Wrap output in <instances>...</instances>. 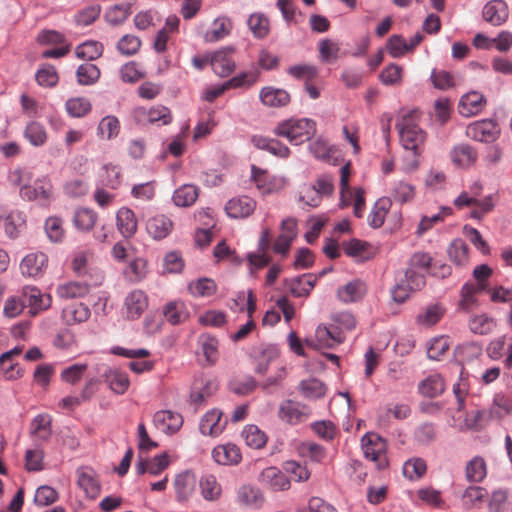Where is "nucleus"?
Here are the masks:
<instances>
[{
	"instance_id": "obj_1",
	"label": "nucleus",
	"mask_w": 512,
	"mask_h": 512,
	"mask_svg": "<svg viewBox=\"0 0 512 512\" xmlns=\"http://www.w3.org/2000/svg\"><path fill=\"white\" fill-rule=\"evenodd\" d=\"M274 134L286 138L291 144L300 145L316 133V123L309 118H291L278 123Z\"/></svg>"
},
{
	"instance_id": "obj_2",
	"label": "nucleus",
	"mask_w": 512,
	"mask_h": 512,
	"mask_svg": "<svg viewBox=\"0 0 512 512\" xmlns=\"http://www.w3.org/2000/svg\"><path fill=\"white\" fill-rule=\"evenodd\" d=\"M400 142L405 151H418L424 145L426 134L418 125V113L409 111L396 124Z\"/></svg>"
},
{
	"instance_id": "obj_3",
	"label": "nucleus",
	"mask_w": 512,
	"mask_h": 512,
	"mask_svg": "<svg viewBox=\"0 0 512 512\" xmlns=\"http://www.w3.org/2000/svg\"><path fill=\"white\" fill-rule=\"evenodd\" d=\"M19 194L23 200L36 201L42 206H48L54 199L53 186L47 176L36 179L32 185H22Z\"/></svg>"
},
{
	"instance_id": "obj_4",
	"label": "nucleus",
	"mask_w": 512,
	"mask_h": 512,
	"mask_svg": "<svg viewBox=\"0 0 512 512\" xmlns=\"http://www.w3.org/2000/svg\"><path fill=\"white\" fill-rule=\"evenodd\" d=\"M361 446L365 458L375 462L377 467L382 469L388 465L386 456V441L374 433H367L361 439Z\"/></svg>"
},
{
	"instance_id": "obj_5",
	"label": "nucleus",
	"mask_w": 512,
	"mask_h": 512,
	"mask_svg": "<svg viewBox=\"0 0 512 512\" xmlns=\"http://www.w3.org/2000/svg\"><path fill=\"white\" fill-rule=\"evenodd\" d=\"M20 291L24 305L29 309L28 313L30 316H36L51 307V296L43 293L38 287L27 285Z\"/></svg>"
},
{
	"instance_id": "obj_6",
	"label": "nucleus",
	"mask_w": 512,
	"mask_h": 512,
	"mask_svg": "<svg viewBox=\"0 0 512 512\" xmlns=\"http://www.w3.org/2000/svg\"><path fill=\"white\" fill-rule=\"evenodd\" d=\"M218 386L215 378L203 375L196 377L191 387L190 403L196 408L204 405L216 393Z\"/></svg>"
},
{
	"instance_id": "obj_7",
	"label": "nucleus",
	"mask_w": 512,
	"mask_h": 512,
	"mask_svg": "<svg viewBox=\"0 0 512 512\" xmlns=\"http://www.w3.org/2000/svg\"><path fill=\"white\" fill-rule=\"evenodd\" d=\"M499 133V126L492 119L475 121L469 124L466 128V135L479 142H493L498 138Z\"/></svg>"
},
{
	"instance_id": "obj_8",
	"label": "nucleus",
	"mask_w": 512,
	"mask_h": 512,
	"mask_svg": "<svg viewBox=\"0 0 512 512\" xmlns=\"http://www.w3.org/2000/svg\"><path fill=\"white\" fill-rule=\"evenodd\" d=\"M96 372L102 373L105 382L113 392L124 394L127 391L130 381L126 372L117 368L107 367L104 364L97 365Z\"/></svg>"
},
{
	"instance_id": "obj_9",
	"label": "nucleus",
	"mask_w": 512,
	"mask_h": 512,
	"mask_svg": "<svg viewBox=\"0 0 512 512\" xmlns=\"http://www.w3.org/2000/svg\"><path fill=\"white\" fill-rule=\"evenodd\" d=\"M344 341V336L338 328L333 325H319L315 331V340L309 341L308 345L314 348H333L335 345Z\"/></svg>"
},
{
	"instance_id": "obj_10",
	"label": "nucleus",
	"mask_w": 512,
	"mask_h": 512,
	"mask_svg": "<svg viewBox=\"0 0 512 512\" xmlns=\"http://www.w3.org/2000/svg\"><path fill=\"white\" fill-rule=\"evenodd\" d=\"M310 413L311 410L308 406L293 400H285L279 407L280 418L289 424L305 421Z\"/></svg>"
},
{
	"instance_id": "obj_11",
	"label": "nucleus",
	"mask_w": 512,
	"mask_h": 512,
	"mask_svg": "<svg viewBox=\"0 0 512 512\" xmlns=\"http://www.w3.org/2000/svg\"><path fill=\"white\" fill-rule=\"evenodd\" d=\"M48 258L42 252H33L26 255L20 263L21 274L25 277L36 278L44 274Z\"/></svg>"
},
{
	"instance_id": "obj_12",
	"label": "nucleus",
	"mask_w": 512,
	"mask_h": 512,
	"mask_svg": "<svg viewBox=\"0 0 512 512\" xmlns=\"http://www.w3.org/2000/svg\"><path fill=\"white\" fill-rule=\"evenodd\" d=\"M147 308L148 297L142 290L135 289L126 295L124 299V309L128 319H138Z\"/></svg>"
},
{
	"instance_id": "obj_13",
	"label": "nucleus",
	"mask_w": 512,
	"mask_h": 512,
	"mask_svg": "<svg viewBox=\"0 0 512 512\" xmlns=\"http://www.w3.org/2000/svg\"><path fill=\"white\" fill-rule=\"evenodd\" d=\"M154 426L165 434L177 432L183 425L181 414L171 410L157 411L153 416Z\"/></svg>"
},
{
	"instance_id": "obj_14",
	"label": "nucleus",
	"mask_w": 512,
	"mask_h": 512,
	"mask_svg": "<svg viewBox=\"0 0 512 512\" xmlns=\"http://www.w3.org/2000/svg\"><path fill=\"white\" fill-rule=\"evenodd\" d=\"M136 116L140 121H147L150 124L168 125L172 121L170 110L163 105L140 107L136 110Z\"/></svg>"
},
{
	"instance_id": "obj_15",
	"label": "nucleus",
	"mask_w": 512,
	"mask_h": 512,
	"mask_svg": "<svg viewBox=\"0 0 512 512\" xmlns=\"http://www.w3.org/2000/svg\"><path fill=\"white\" fill-rule=\"evenodd\" d=\"M256 202L248 197L241 196L230 199L225 205L227 215L234 219L246 218L253 213Z\"/></svg>"
},
{
	"instance_id": "obj_16",
	"label": "nucleus",
	"mask_w": 512,
	"mask_h": 512,
	"mask_svg": "<svg viewBox=\"0 0 512 512\" xmlns=\"http://www.w3.org/2000/svg\"><path fill=\"white\" fill-rule=\"evenodd\" d=\"M225 426L226 421L222 420V412L212 409L202 417L199 429L203 435L216 437L223 432Z\"/></svg>"
},
{
	"instance_id": "obj_17",
	"label": "nucleus",
	"mask_w": 512,
	"mask_h": 512,
	"mask_svg": "<svg viewBox=\"0 0 512 512\" xmlns=\"http://www.w3.org/2000/svg\"><path fill=\"white\" fill-rule=\"evenodd\" d=\"M231 48H225L216 51L211 59L210 64L213 71L220 77H227L235 68V61L231 56Z\"/></svg>"
},
{
	"instance_id": "obj_18",
	"label": "nucleus",
	"mask_w": 512,
	"mask_h": 512,
	"mask_svg": "<svg viewBox=\"0 0 512 512\" xmlns=\"http://www.w3.org/2000/svg\"><path fill=\"white\" fill-rule=\"evenodd\" d=\"M259 480L274 491H285L290 488V480L286 477L285 472L274 466L265 468L261 472Z\"/></svg>"
},
{
	"instance_id": "obj_19",
	"label": "nucleus",
	"mask_w": 512,
	"mask_h": 512,
	"mask_svg": "<svg viewBox=\"0 0 512 512\" xmlns=\"http://www.w3.org/2000/svg\"><path fill=\"white\" fill-rule=\"evenodd\" d=\"M486 100L480 92L471 91L463 95L459 103V113L464 117H470L481 112Z\"/></svg>"
},
{
	"instance_id": "obj_20",
	"label": "nucleus",
	"mask_w": 512,
	"mask_h": 512,
	"mask_svg": "<svg viewBox=\"0 0 512 512\" xmlns=\"http://www.w3.org/2000/svg\"><path fill=\"white\" fill-rule=\"evenodd\" d=\"M509 15L507 4L502 0H492L483 8V18L494 26L503 24Z\"/></svg>"
},
{
	"instance_id": "obj_21",
	"label": "nucleus",
	"mask_w": 512,
	"mask_h": 512,
	"mask_svg": "<svg viewBox=\"0 0 512 512\" xmlns=\"http://www.w3.org/2000/svg\"><path fill=\"white\" fill-rule=\"evenodd\" d=\"M452 162L462 168L472 166L478 157L477 151L474 147L467 143H461L453 147L450 152Z\"/></svg>"
},
{
	"instance_id": "obj_22",
	"label": "nucleus",
	"mask_w": 512,
	"mask_h": 512,
	"mask_svg": "<svg viewBox=\"0 0 512 512\" xmlns=\"http://www.w3.org/2000/svg\"><path fill=\"white\" fill-rule=\"evenodd\" d=\"M212 457L220 465H236L242 458L240 449L231 443L216 446Z\"/></svg>"
},
{
	"instance_id": "obj_23",
	"label": "nucleus",
	"mask_w": 512,
	"mask_h": 512,
	"mask_svg": "<svg viewBox=\"0 0 512 512\" xmlns=\"http://www.w3.org/2000/svg\"><path fill=\"white\" fill-rule=\"evenodd\" d=\"M79 487L90 498H96L100 493V483L96 473L91 468H80L77 470Z\"/></svg>"
},
{
	"instance_id": "obj_24",
	"label": "nucleus",
	"mask_w": 512,
	"mask_h": 512,
	"mask_svg": "<svg viewBox=\"0 0 512 512\" xmlns=\"http://www.w3.org/2000/svg\"><path fill=\"white\" fill-rule=\"evenodd\" d=\"M260 100L267 107H284L290 102V95L284 89L264 87L260 91Z\"/></svg>"
},
{
	"instance_id": "obj_25",
	"label": "nucleus",
	"mask_w": 512,
	"mask_h": 512,
	"mask_svg": "<svg viewBox=\"0 0 512 512\" xmlns=\"http://www.w3.org/2000/svg\"><path fill=\"white\" fill-rule=\"evenodd\" d=\"M251 142L256 148L266 150L277 157L287 158L290 154V149L276 139L256 135L252 137Z\"/></svg>"
},
{
	"instance_id": "obj_26",
	"label": "nucleus",
	"mask_w": 512,
	"mask_h": 512,
	"mask_svg": "<svg viewBox=\"0 0 512 512\" xmlns=\"http://www.w3.org/2000/svg\"><path fill=\"white\" fill-rule=\"evenodd\" d=\"M90 292V285L86 282L69 281L57 286L56 294L61 299L82 298Z\"/></svg>"
},
{
	"instance_id": "obj_27",
	"label": "nucleus",
	"mask_w": 512,
	"mask_h": 512,
	"mask_svg": "<svg viewBox=\"0 0 512 512\" xmlns=\"http://www.w3.org/2000/svg\"><path fill=\"white\" fill-rule=\"evenodd\" d=\"M392 206L390 198L382 197L379 198L373 205L370 213L367 217L368 225L377 229L380 228L385 221L386 215Z\"/></svg>"
},
{
	"instance_id": "obj_28",
	"label": "nucleus",
	"mask_w": 512,
	"mask_h": 512,
	"mask_svg": "<svg viewBox=\"0 0 512 512\" xmlns=\"http://www.w3.org/2000/svg\"><path fill=\"white\" fill-rule=\"evenodd\" d=\"M510 415H512V396L503 392L496 393L490 408V417L502 420Z\"/></svg>"
},
{
	"instance_id": "obj_29",
	"label": "nucleus",
	"mask_w": 512,
	"mask_h": 512,
	"mask_svg": "<svg viewBox=\"0 0 512 512\" xmlns=\"http://www.w3.org/2000/svg\"><path fill=\"white\" fill-rule=\"evenodd\" d=\"M117 227L125 238L132 237L137 231V219L134 212L126 207L121 208L116 215Z\"/></svg>"
},
{
	"instance_id": "obj_30",
	"label": "nucleus",
	"mask_w": 512,
	"mask_h": 512,
	"mask_svg": "<svg viewBox=\"0 0 512 512\" xmlns=\"http://www.w3.org/2000/svg\"><path fill=\"white\" fill-rule=\"evenodd\" d=\"M445 390L444 379L439 374H431L418 384L419 393L428 398H435Z\"/></svg>"
},
{
	"instance_id": "obj_31",
	"label": "nucleus",
	"mask_w": 512,
	"mask_h": 512,
	"mask_svg": "<svg viewBox=\"0 0 512 512\" xmlns=\"http://www.w3.org/2000/svg\"><path fill=\"white\" fill-rule=\"evenodd\" d=\"M199 349L204 357L205 364L207 366H212L218 360V340L209 335V334H201L198 338Z\"/></svg>"
},
{
	"instance_id": "obj_32",
	"label": "nucleus",
	"mask_w": 512,
	"mask_h": 512,
	"mask_svg": "<svg viewBox=\"0 0 512 512\" xmlns=\"http://www.w3.org/2000/svg\"><path fill=\"white\" fill-rule=\"evenodd\" d=\"M90 315L89 307L83 303H73L62 310V318L68 325L85 322Z\"/></svg>"
},
{
	"instance_id": "obj_33",
	"label": "nucleus",
	"mask_w": 512,
	"mask_h": 512,
	"mask_svg": "<svg viewBox=\"0 0 512 512\" xmlns=\"http://www.w3.org/2000/svg\"><path fill=\"white\" fill-rule=\"evenodd\" d=\"M316 278L312 274H303L287 281V286L295 297H305L314 288Z\"/></svg>"
},
{
	"instance_id": "obj_34",
	"label": "nucleus",
	"mask_w": 512,
	"mask_h": 512,
	"mask_svg": "<svg viewBox=\"0 0 512 512\" xmlns=\"http://www.w3.org/2000/svg\"><path fill=\"white\" fill-rule=\"evenodd\" d=\"M146 229L154 239H163L172 230V221L165 215H156L148 219Z\"/></svg>"
},
{
	"instance_id": "obj_35",
	"label": "nucleus",
	"mask_w": 512,
	"mask_h": 512,
	"mask_svg": "<svg viewBox=\"0 0 512 512\" xmlns=\"http://www.w3.org/2000/svg\"><path fill=\"white\" fill-rule=\"evenodd\" d=\"M365 292V284L360 280H354L340 287L337 296L344 303H352L360 300Z\"/></svg>"
},
{
	"instance_id": "obj_36",
	"label": "nucleus",
	"mask_w": 512,
	"mask_h": 512,
	"mask_svg": "<svg viewBox=\"0 0 512 512\" xmlns=\"http://www.w3.org/2000/svg\"><path fill=\"white\" fill-rule=\"evenodd\" d=\"M231 29L232 23L229 18L218 17L213 21L211 28L205 32L204 40L211 43L217 42L229 35Z\"/></svg>"
},
{
	"instance_id": "obj_37",
	"label": "nucleus",
	"mask_w": 512,
	"mask_h": 512,
	"mask_svg": "<svg viewBox=\"0 0 512 512\" xmlns=\"http://www.w3.org/2000/svg\"><path fill=\"white\" fill-rule=\"evenodd\" d=\"M163 315L165 319L172 325L180 324L186 321L189 313L182 301H172L163 307Z\"/></svg>"
},
{
	"instance_id": "obj_38",
	"label": "nucleus",
	"mask_w": 512,
	"mask_h": 512,
	"mask_svg": "<svg viewBox=\"0 0 512 512\" xmlns=\"http://www.w3.org/2000/svg\"><path fill=\"white\" fill-rule=\"evenodd\" d=\"M21 353V348L15 347L0 355V366L7 379H16L22 376L21 369L13 363V357Z\"/></svg>"
},
{
	"instance_id": "obj_39",
	"label": "nucleus",
	"mask_w": 512,
	"mask_h": 512,
	"mask_svg": "<svg viewBox=\"0 0 512 512\" xmlns=\"http://www.w3.org/2000/svg\"><path fill=\"white\" fill-rule=\"evenodd\" d=\"M177 499L186 501L193 493L195 487V478L189 472L180 473L176 476L174 482Z\"/></svg>"
},
{
	"instance_id": "obj_40",
	"label": "nucleus",
	"mask_w": 512,
	"mask_h": 512,
	"mask_svg": "<svg viewBox=\"0 0 512 512\" xmlns=\"http://www.w3.org/2000/svg\"><path fill=\"white\" fill-rule=\"evenodd\" d=\"M487 475L485 460L480 456L472 458L465 467V477L472 483H480Z\"/></svg>"
},
{
	"instance_id": "obj_41",
	"label": "nucleus",
	"mask_w": 512,
	"mask_h": 512,
	"mask_svg": "<svg viewBox=\"0 0 512 512\" xmlns=\"http://www.w3.org/2000/svg\"><path fill=\"white\" fill-rule=\"evenodd\" d=\"M198 198V188L191 184H184L174 191L172 200L178 207H189Z\"/></svg>"
},
{
	"instance_id": "obj_42",
	"label": "nucleus",
	"mask_w": 512,
	"mask_h": 512,
	"mask_svg": "<svg viewBox=\"0 0 512 512\" xmlns=\"http://www.w3.org/2000/svg\"><path fill=\"white\" fill-rule=\"evenodd\" d=\"M217 290L215 281L211 278H199L188 284V291L193 297H209Z\"/></svg>"
},
{
	"instance_id": "obj_43",
	"label": "nucleus",
	"mask_w": 512,
	"mask_h": 512,
	"mask_svg": "<svg viewBox=\"0 0 512 512\" xmlns=\"http://www.w3.org/2000/svg\"><path fill=\"white\" fill-rule=\"evenodd\" d=\"M97 214L89 208H79L73 216V223L80 231H90L97 222Z\"/></svg>"
},
{
	"instance_id": "obj_44",
	"label": "nucleus",
	"mask_w": 512,
	"mask_h": 512,
	"mask_svg": "<svg viewBox=\"0 0 512 512\" xmlns=\"http://www.w3.org/2000/svg\"><path fill=\"white\" fill-rule=\"evenodd\" d=\"M299 389L302 395L308 399H319L326 394V386L316 378L301 381Z\"/></svg>"
},
{
	"instance_id": "obj_45",
	"label": "nucleus",
	"mask_w": 512,
	"mask_h": 512,
	"mask_svg": "<svg viewBox=\"0 0 512 512\" xmlns=\"http://www.w3.org/2000/svg\"><path fill=\"white\" fill-rule=\"evenodd\" d=\"M248 27L256 38H265L270 31V23L263 13H253L247 21Z\"/></svg>"
},
{
	"instance_id": "obj_46",
	"label": "nucleus",
	"mask_w": 512,
	"mask_h": 512,
	"mask_svg": "<svg viewBox=\"0 0 512 512\" xmlns=\"http://www.w3.org/2000/svg\"><path fill=\"white\" fill-rule=\"evenodd\" d=\"M76 77L80 85H92L98 81L100 70L95 64L87 62L77 68Z\"/></svg>"
},
{
	"instance_id": "obj_47",
	"label": "nucleus",
	"mask_w": 512,
	"mask_h": 512,
	"mask_svg": "<svg viewBox=\"0 0 512 512\" xmlns=\"http://www.w3.org/2000/svg\"><path fill=\"white\" fill-rule=\"evenodd\" d=\"M487 490L480 486H469L462 494V502L464 507L470 509L481 504L487 497Z\"/></svg>"
},
{
	"instance_id": "obj_48",
	"label": "nucleus",
	"mask_w": 512,
	"mask_h": 512,
	"mask_svg": "<svg viewBox=\"0 0 512 512\" xmlns=\"http://www.w3.org/2000/svg\"><path fill=\"white\" fill-rule=\"evenodd\" d=\"M450 260L458 266H464L468 262V246L462 239H455L448 248Z\"/></svg>"
},
{
	"instance_id": "obj_49",
	"label": "nucleus",
	"mask_w": 512,
	"mask_h": 512,
	"mask_svg": "<svg viewBox=\"0 0 512 512\" xmlns=\"http://www.w3.org/2000/svg\"><path fill=\"white\" fill-rule=\"evenodd\" d=\"M480 291L481 290L472 283L464 284L460 291L459 308L464 311H470L476 307L478 304L476 294Z\"/></svg>"
},
{
	"instance_id": "obj_50",
	"label": "nucleus",
	"mask_w": 512,
	"mask_h": 512,
	"mask_svg": "<svg viewBox=\"0 0 512 512\" xmlns=\"http://www.w3.org/2000/svg\"><path fill=\"white\" fill-rule=\"evenodd\" d=\"M131 14V6L127 3L116 4L109 9H107L105 13L106 21L113 25L118 26L122 24Z\"/></svg>"
},
{
	"instance_id": "obj_51",
	"label": "nucleus",
	"mask_w": 512,
	"mask_h": 512,
	"mask_svg": "<svg viewBox=\"0 0 512 512\" xmlns=\"http://www.w3.org/2000/svg\"><path fill=\"white\" fill-rule=\"evenodd\" d=\"M201 493L204 499L208 501L217 500L221 495V486L215 476L205 475L200 480Z\"/></svg>"
},
{
	"instance_id": "obj_52",
	"label": "nucleus",
	"mask_w": 512,
	"mask_h": 512,
	"mask_svg": "<svg viewBox=\"0 0 512 512\" xmlns=\"http://www.w3.org/2000/svg\"><path fill=\"white\" fill-rule=\"evenodd\" d=\"M103 53V46L101 43L93 40L85 41L78 45L75 49V54L80 59L94 60L100 57Z\"/></svg>"
},
{
	"instance_id": "obj_53",
	"label": "nucleus",
	"mask_w": 512,
	"mask_h": 512,
	"mask_svg": "<svg viewBox=\"0 0 512 512\" xmlns=\"http://www.w3.org/2000/svg\"><path fill=\"white\" fill-rule=\"evenodd\" d=\"M242 436L246 444L255 449L262 448L267 441L265 433L256 425H247L242 431Z\"/></svg>"
},
{
	"instance_id": "obj_54",
	"label": "nucleus",
	"mask_w": 512,
	"mask_h": 512,
	"mask_svg": "<svg viewBox=\"0 0 512 512\" xmlns=\"http://www.w3.org/2000/svg\"><path fill=\"white\" fill-rule=\"evenodd\" d=\"M416 194L415 186L405 182H395L392 188V196L396 202L401 204L410 202L414 199Z\"/></svg>"
},
{
	"instance_id": "obj_55",
	"label": "nucleus",
	"mask_w": 512,
	"mask_h": 512,
	"mask_svg": "<svg viewBox=\"0 0 512 512\" xmlns=\"http://www.w3.org/2000/svg\"><path fill=\"white\" fill-rule=\"evenodd\" d=\"M443 316V309L438 304H432L427 306L421 311L417 317L416 322L422 326H433Z\"/></svg>"
},
{
	"instance_id": "obj_56",
	"label": "nucleus",
	"mask_w": 512,
	"mask_h": 512,
	"mask_svg": "<svg viewBox=\"0 0 512 512\" xmlns=\"http://www.w3.org/2000/svg\"><path fill=\"white\" fill-rule=\"evenodd\" d=\"M51 418L46 414L37 415L31 423V433L42 440H47L51 435Z\"/></svg>"
},
{
	"instance_id": "obj_57",
	"label": "nucleus",
	"mask_w": 512,
	"mask_h": 512,
	"mask_svg": "<svg viewBox=\"0 0 512 512\" xmlns=\"http://www.w3.org/2000/svg\"><path fill=\"white\" fill-rule=\"evenodd\" d=\"M65 107L70 116L80 118L91 110V103L85 97H76L68 99Z\"/></svg>"
},
{
	"instance_id": "obj_58",
	"label": "nucleus",
	"mask_w": 512,
	"mask_h": 512,
	"mask_svg": "<svg viewBox=\"0 0 512 512\" xmlns=\"http://www.w3.org/2000/svg\"><path fill=\"white\" fill-rule=\"evenodd\" d=\"M282 468L286 474H289L297 482H305L311 475L305 465L294 460L285 461Z\"/></svg>"
},
{
	"instance_id": "obj_59",
	"label": "nucleus",
	"mask_w": 512,
	"mask_h": 512,
	"mask_svg": "<svg viewBox=\"0 0 512 512\" xmlns=\"http://www.w3.org/2000/svg\"><path fill=\"white\" fill-rule=\"evenodd\" d=\"M24 135L33 146H42L47 140V134L42 124L31 122L27 125Z\"/></svg>"
},
{
	"instance_id": "obj_60",
	"label": "nucleus",
	"mask_w": 512,
	"mask_h": 512,
	"mask_svg": "<svg viewBox=\"0 0 512 512\" xmlns=\"http://www.w3.org/2000/svg\"><path fill=\"white\" fill-rule=\"evenodd\" d=\"M495 327L494 320L486 314L473 317L469 322V328L474 334H489Z\"/></svg>"
},
{
	"instance_id": "obj_61",
	"label": "nucleus",
	"mask_w": 512,
	"mask_h": 512,
	"mask_svg": "<svg viewBox=\"0 0 512 512\" xmlns=\"http://www.w3.org/2000/svg\"><path fill=\"white\" fill-rule=\"evenodd\" d=\"M278 357L279 353L276 347H266L258 358L257 364L255 366L256 373L265 374L268 371L269 366L278 360Z\"/></svg>"
},
{
	"instance_id": "obj_62",
	"label": "nucleus",
	"mask_w": 512,
	"mask_h": 512,
	"mask_svg": "<svg viewBox=\"0 0 512 512\" xmlns=\"http://www.w3.org/2000/svg\"><path fill=\"white\" fill-rule=\"evenodd\" d=\"M237 496L239 502L247 506H257L262 501L260 490L251 485H243Z\"/></svg>"
},
{
	"instance_id": "obj_63",
	"label": "nucleus",
	"mask_w": 512,
	"mask_h": 512,
	"mask_svg": "<svg viewBox=\"0 0 512 512\" xmlns=\"http://www.w3.org/2000/svg\"><path fill=\"white\" fill-rule=\"evenodd\" d=\"M426 462L421 458L410 459L403 466V474L409 480H416L426 472Z\"/></svg>"
},
{
	"instance_id": "obj_64",
	"label": "nucleus",
	"mask_w": 512,
	"mask_h": 512,
	"mask_svg": "<svg viewBox=\"0 0 512 512\" xmlns=\"http://www.w3.org/2000/svg\"><path fill=\"white\" fill-rule=\"evenodd\" d=\"M119 121L114 116L104 117L98 125V134L106 139H112L119 133Z\"/></svg>"
}]
</instances>
